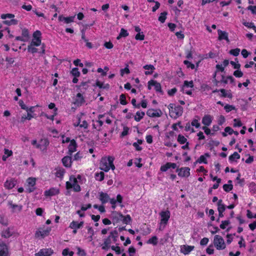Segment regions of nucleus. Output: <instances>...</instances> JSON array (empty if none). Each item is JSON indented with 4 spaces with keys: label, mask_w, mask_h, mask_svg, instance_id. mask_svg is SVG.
<instances>
[{
    "label": "nucleus",
    "mask_w": 256,
    "mask_h": 256,
    "mask_svg": "<svg viewBox=\"0 0 256 256\" xmlns=\"http://www.w3.org/2000/svg\"><path fill=\"white\" fill-rule=\"evenodd\" d=\"M114 159V158L111 156H109L108 158H102L100 164V170L106 172H108L110 168L114 170L115 168V166L113 163Z\"/></svg>",
    "instance_id": "nucleus-1"
},
{
    "label": "nucleus",
    "mask_w": 256,
    "mask_h": 256,
    "mask_svg": "<svg viewBox=\"0 0 256 256\" xmlns=\"http://www.w3.org/2000/svg\"><path fill=\"white\" fill-rule=\"evenodd\" d=\"M214 244L217 250H224L226 248V244L223 238L218 236L216 235L214 237Z\"/></svg>",
    "instance_id": "nucleus-2"
},
{
    "label": "nucleus",
    "mask_w": 256,
    "mask_h": 256,
    "mask_svg": "<svg viewBox=\"0 0 256 256\" xmlns=\"http://www.w3.org/2000/svg\"><path fill=\"white\" fill-rule=\"evenodd\" d=\"M50 230L51 228L50 227H48L45 230H42V228H40L36 232L35 238H39L41 237L42 238H44L45 236L49 235Z\"/></svg>",
    "instance_id": "nucleus-3"
},
{
    "label": "nucleus",
    "mask_w": 256,
    "mask_h": 256,
    "mask_svg": "<svg viewBox=\"0 0 256 256\" xmlns=\"http://www.w3.org/2000/svg\"><path fill=\"white\" fill-rule=\"evenodd\" d=\"M183 112V108L180 106H176L173 110L170 112V116L174 118L181 116Z\"/></svg>",
    "instance_id": "nucleus-4"
},
{
    "label": "nucleus",
    "mask_w": 256,
    "mask_h": 256,
    "mask_svg": "<svg viewBox=\"0 0 256 256\" xmlns=\"http://www.w3.org/2000/svg\"><path fill=\"white\" fill-rule=\"evenodd\" d=\"M190 168L188 167L178 168L176 172H178V176L180 177H188L190 175Z\"/></svg>",
    "instance_id": "nucleus-5"
},
{
    "label": "nucleus",
    "mask_w": 256,
    "mask_h": 256,
    "mask_svg": "<svg viewBox=\"0 0 256 256\" xmlns=\"http://www.w3.org/2000/svg\"><path fill=\"white\" fill-rule=\"evenodd\" d=\"M161 216L160 224H166L170 218V212L168 210L162 211L160 214Z\"/></svg>",
    "instance_id": "nucleus-6"
},
{
    "label": "nucleus",
    "mask_w": 256,
    "mask_h": 256,
    "mask_svg": "<svg viewBox=\"0 0 256 256\" xmlns=\"http://www.w3.org/2000/svg\"><path fill=\"white\" fill-rule=\"evenodd\" d=\"M146 114L152 118L160 117L162 115V112L160 109L154 110L150 108L146 112Z\"/></svg>",
    "instance_id": "nucleus-7"
},
{
    "label": "nucleus",
    "mask_w": 256,
    "mask_h": 256,
    "mask_svg": "<svg viewBox=\"0 0 256 256\" xmlns=\"http://www.w3.org/2000/svg\"><path fill=\"white\" fill-rule=\"evenodd\" d=\"M111 217L114 223H118L121 221L123 217V215L116 211H113L111 214Z\"/></svg>",
    "instance_id": "nucleus-8"
},
{
    "label": "nucleus",
    "mask_w": 256,
    "mask_h": 256,
    "mask_svg": "<svg viewBox=\"0 0 256 256\" xmlns=\"http://www.w3.org/2000/svg\"><path fill=\"white\" fill-rule=\"evenodd\" d=\"M53 253L51 248H45L41 250L35 254L36 256H50Z\"/></svg>",
    "instance_id": "nucleus-9"
},
{
    "label": "nucleus",
    "mask_w": 256,
    "mask_h": 256,
    "mask_svg": "<svg viewBox=\"0 0 256 256\" xmlns=\"http://www.w3.org/2000/svg\"><path fill=\"white\" fill-rule=\"evenodd\" d=\"M8 246L4 242H0V256H8Z\"/></svg>",
    "instance_id": "nucleus-10"
},
{
    "label": "nucleus",
    "mask_w": 256,
    "mask_h": 256,
    "mask_svg": "<svg viewBox=\"0 0 256 256\" xmlns=\"http://www.w3.org/2000/svg\"><path fill=\"white\" fill-rule=\"evenodd\" d=\"M77 144L74 140H70V142L68 146V154L70 156H72V154L76 150Z\"/></svg>",
    "instance_id": "nucleus-11"
},
{
    "label": "nucleus",
    "mask_w": 256,
    "mask_h": 256,
    "mask_svg": "<svg viewBox=\"0 0 256 256\" xmlns=\"http://www.w3.org/2000/svg\"><path fill=\"white\" fill-rule=\"evenodd\" d=\"M194 248L193 246L182 245L180 246V252L185 255L188 254Z\"/></svg>",
    "instance_id": "nucleus-12"
},
{
    "label": "nucleus",
    "mask_w": 256,
    "mask_h": 256,
    "mask_svg": "<svg viewBox=\"0 0 256 256\" xmlns=\"http://www.w3.org/2000/svg\"><path fill=\"white\" fill-rule=\"evenodd\" d=\"M84 102L85 100L84 99V98L82 95V94L80 93H78L76 96V98L74 102V104L79 106H82L83 104H84Z\"/></svg>",
    "instance_id": "nucleus-13"
},
{
    "label": "nucleus",
    "mask_w": 256,
    "mask_h": 256,
    "mask_svg": "<svg viewBox=\"0 0 256 256\" xmlns=\"http://www.w3.org/2000/svg\"><path fill=\"white\" fill-rule=\"evenodd\" d=\"M63 165L66 168H70L72 166V160L71 156H67L64 157L62 160Z\"/></svg>",
    "instance_id": "nucleus-14"
},
{
    "label": "nucleus",
    "mask_w": 256,
    "mask_h": 256,
    "mask_svg": "<svg viewBox=\"0 0 256 256\" xmlns=\"http://www.w3.org/2000/svg\"><path fill=\"white\" fill-rule=\"evenodd\" d=\"M217 204L219 218H222L224 216L223 212L226 210L225 206L222 204V200H218Z\"/></svg>",
    "instance_id": "nucleus-15"
},
{
    "label": "nucleus",
    "mask_w": 256,
    "mask_h": 256,
    "mask_svg": "<svg viewBox=\"0 0 256 256\" xmlns=\"http://www.w3.org/2000/svg\"><path fill=\"white\" fill-rule=\"evenodd\" d=\"M176 163L166 162L165 164L161 166L160 170L162 172H166L168 168H172L174 169L176 168Z\"/></svg>",
    "instance_id": "nucleus-16"
},
{
    "label": "nucleus",
    "mask_w": 256,
    "mask_h": 256,
    "mask_svg": "<svg viewBox=\"0 0 256 256\" xmlns=\"http://www.w3.org/2000/svg\"><path fill=\"white\" fill-rule=\"evenodd\" d=\"M218 39L219 40H225L228 42H230L228 38V34L226 32L218 30Z\"/></svg>",
    "instance_id": "nucleus-17"
},
{
    "label": "nucleus",
    "mask_w": 256,
    "mask_h": 256,
    "mask_svg": "<svg viewBox=\"0 0 256 256\" xmlns=\"http://www.w3.org/2000/svg\"><path fill=\"white\" fill-rule=\"evenodd\" d=\"M70 180L73 182V188L74 191L76 192H78L80 191V185L78 184V181L73 176H70Z\"/></svg>",
    "instance_id": "nucleus-18"
},
{
    "label": "nucleus",
    "mask_w": 256,
    "mask_h": 256,
    "mask_svg": "<svg viewBox=\"0 0 256 256\" xmlns=\"http://www.w3.org/2000/svg\"><path fill=\"white\" fill-rule=\"evenodd\" d=\"M59 190L56 188H52L44 192V195L46 196H52L59 194Z\"/></svg>",
    "instance_id": "nucleus-19"
},
{
    "label": "nucleus",
    "mask_w": 256,
    "mask_h": 256,
    "mask_svg": "<svg viewBox=\"0 0 256 256\" xmlns=\"http://www.w3.org/2000/svg\"><path fill=\"white\" fill-rule=\"evenodd\" d=\"M99 194H100L99 199L101 201V202L102 204H106L109 200L110 197L108 194L104 193L102 192H100Z\"/></svg>",
    "instance_id": "nucleus-20"
},
{
    "label": "nucleus",
    "mask_w": 256,
    "mask_h": 256,
    "mask_svg": "<svg viewBox=\"0 0 256 256\" xmlns=\"http://www.w3.org/2000/svg\"><path fill=\"white\" fill-rule=\"evenodd\" d=\"M16 184V180L14 179L7 180L4 183V186L8 189H12L14 187Z\"/></svg>",
    "instance_id": "nucleus-21"
},
{
    "label": "nucleus",
    "mask_w": 256,
    "mask_h": 256,
    "mask_svg": "<svg viewBox=\"0 0 256 256\" xmlns=\"http://www.w3.org/2000/svg\"><path fill=\"white\" fill-rule=\"evenodd\" d=\"M74 16L70 17H64L62 15H60L58 16V20L60 21H64L66 24H69L74 22Z\"/></svg>",
    "instance_id": "nucleus-22"
},
{
    "label": "nucleus",
    "mask_w": 256,
    "mask_h": 256,
    "mask_svg": "<svg viewBox=\"0 0 256 256\" xmlns=\"http://www.w3.org/2000/svg\"><path fill=\"white\" fill-rule=\"evenodd\" d=\"M212 122V116L210 115L204 116L202 119V123L206 126L210 124Z\"/></svg>",
    "instance_id": "nucleus-23"
},
{
    "label": "nucleus",
    "mask_w": 256,
    "mask_h": 256,
    "mask_svg": "<svg viewBox=\"0 0 256 256\" xmlns=\"http://www.w3.org/2000/svg\"><path fill=\"white\" fill-rule=\"evenodd\" d=\"M84 224V222H80V223H78L77 222L72 221L69 226L70 228L72 229H76V228H80Z\"/></svg>",
    "instance_id": "nucleus-24"
},
{
    "label": "nucleus",
    "mask_w": 256,
    "mask_h": 256,
    "mask_svg": "<svg viewBox=\"0 0 256 256\" xmlns=\"http://www.w3.org/2000/svg\"><path fill=\"white\" fill-rule=\"evenodd\" d=\"M145 115V113L144 112H137L136 115L134 116V120L136 122H140Z\"/></svg>",
    "instance_id": "nucleus-25"
},
{
    "label": "nucleus",
    "mask_w": 256,
    "mask_h": 256,
    "mask_svg": "<svg viewBox=\"0 0 256 256\" xmlns=\"http://www.w3.org/2000/svg\"><path fill=\"white\" fill-rule=\"evenodd\" d=\"M128 36V32L127 30H126L125 29L122 28L120 30V33L119 35L117 36L116 39L120 40L122 37L125 38Z\"/></svg>",
    "instance_id": "nucleus-26"
},
{
    "label": "nucleus",
    "mask_w": 256,
    "mask_h": 256,
    "mask_svg": "<svg viewBox=\"0 0 256 256\" xmlns=\"http://www.w3.org/2000/svg\"><path fill=\"white\" fill-rule=\"evenodd\" d=\"M12 234V232L10 231L9 228H8L4 230H2V236L5 238H10Z\"/></svg>",
    "instance_id": "nucleus-27"
},
{
    "label": "nucleus",
    "mask_w": 256,
    "mask_h": 256,
    "mask_svg": "<svg viewBox=\"0 0 256 256\" xmlns=\"http://www.w3.org/2000/svg\"><path fill=\"white\" fill-rule=\"evenodd\" d=\"M104 174L102 172H96L95 174V178L97 180L101 182L104 180Z\"/></svg>",
    "instance_id": "nucleus-28"
},
{
    "label": "nucleus",
    "mask_w": 256,
    "mask_h": 256,
    "mask_svg": "<svg viewBox=\"0 0 256 256\" xmlns=\"http://www.w3.org/2000/svg\"><path fill=\"white\" fill-rule=\"evenodd\" d=\"M152 82H154L153 86H154V88H155L157 92H162V87H161L160 84L158 82H157L156 80H154Z\"/></svg>",
    "instance_id": "nucleus-29"
},
{
    "label": "nucleus",
    "mask_w": 256,
    "mask_h": 256,
    "mask_svg": "<svg viewBox=\"0 0 256 256\" xmlns=\"http://www.w3.org/2000/svg\"><path fill=\"white\" fill-rule=\"evenodd\" d=\"M220 91L222 92V94L220 96L224 98H232V95L231 93H226V90L224 89H220Z\"/></svg>",
    "instance_id": "nucleus-30"
},
{
    "label": "nucleus",
    "mask_w": 256,
    "mask_h": 256,
    "mask_svg": "<svg viewBox=\"0 0 256 256\" xmlns=\"http://www.w3.org/2000/svg\"><path fill=\"white\" fill-rule=\"evenodd\" d=\"M167 14L168 12H162L160 14V16L158 17V20L162 23H164L166 20Z\"/></svg>",
    "instance_id": "nucleus-31"
},
{
    "label": "nucleus",
    "mask_w": 256,
    "mask_h": 256,
    "mask_svg": "<svg viewBox=\"0 0 256 256\" xmlns=\"http://www.w3.org/2000/svg\"><path fill=\"white\" fill-rule=\"evenodd\" d=\"M190 87V88H193L194 87V84L192 80L190 82H188L187 80H185L184 82V85L182 87V90L184 92V87Z\"/></svg>",
    "instance_id": "nucleus-32"
},
{
    "label": "nucleus",
    "mask_w": 256,
    "mask_h": 256,
    "mask_svg": "<svg viewBox=\"0 0 256 256\" xmlns=\"http://www.w3.org/2000/svg\"><path fill=\"white\" fill-rule=\"evenodd\" d=\"M18 21L15 19H12L11 20H6L3 21V24L8 25V26L15 25V24H18Z\"/></svg>",
    "instance_id": "nucleus-33"
},
{
    "label": "nucleus",
    "mask_w": 256,
    "mask_h": 256,
    "mask_svg": "<svg viewBox=\"0 0 256 256\" xmlns=\"http://www.w3.org/2000/svg\"><path fill=\"white\" fill-rule=\"evenodd\" d=\"M124 224H128L132 222V218L130 215L128 214L126 216H123L122 220Z\"/></svg>",
    "instance_id": "nucleus-34"
},
{
    "label": "nucleus",
    "mask_w": 256,
    "mask_h": 256,
    "mask_svg": "<svg viewBox=\"0 0 256 256\" xmlns=\"http://www.w3.org/2000/svg\"><path fill=\"white\" fill-rule=\"evenodd\" d=\"M240 158V155L237 152H234V153L229 156V160L230 162L234 161V160L239 159Z\"/></svg>",
    "instance_id": "nucleus-35"
},
{
    "label": "nucleus",
    "mask_w": 256,
    "mask_h": 256,
    "mask_svg": "<svg viewBox=\"0 0 256 256\" xmlns=\"http://www.w3.org/2000/svg\"><path fill=\"white\" fill-rule=\"evenodd\" d=\"M65 172V170L64 168H60L57 170L56 172V176L58 178H62Z\"/></svg>",
    "instance_id": "nucleus-36"
},
{
    "label": "nucleus",
    "mask_w": 256,
    "mask_h": 256,
    "mask_svg": "<svg viewBox=\"0 0 256 256\" xmlns=\"http://www.w3.org/2000/svg\"><path fill=\"white\" fill-rule=\"evenodd\" d=\"M36 179L34 178H29L27 180L28 186H34L36 185Z\"/></svg>",
    "instance_id": "nucleus-37"
},
{
    "label": "nucleus",
    "mask_w": 256,
    "mask_h": 256,
    "mask_svg": "<svg viewBox=\"0 0 256 256\" xmlns=\"http://www.w3.org/2000/svg\"><path fill=\"white\" fill-rule=\"evenodd\" d=\"M32 118H33V116L29 112H28L27 116L24 115L22 116L20 122L24 123L26 120H30Z\"/></svg>",
    "instance_id": "nucleus-38"
},
{
    "label": "nucleus",
    "mask_w": 256,
    "mask_h": 256,
    "mask_svg": "<svg viewBox=\"0 0 256 256\" xmlns=\"http://www.w3.org/2000/svg\"><path fill=\"white\" fill-rule=\"evenodd\" d=\"M30 44L32 45L36 46H40L41 44V38H33Z\"/></svg>",
    "instance_id": "nucleus-39"
},
{
    "label": "nucleus",
    "mask_w": 256,
    "mask_h": 256,
    "mask_svg": "<svg viewBox=\"0 0 256 256\" xmlns=\"http://www.w3.org/2000/svg\"><path fill=\"white\" fill-rule=\"evenodd\" d=\"M70 74H72L75 77H79L80 76V72L78 71V68H73L70 71Z\"/></svg>",
    "instance_id": "nucleus-40"
},
{
    "label": "nucleus",
    "mask_w": 256,
    "mask_h": 256,
    "mask_svg": "<svg viewBox=\"0 0 256 256\" xmlns=\"http://www.w3.org/2000/svg\"><path fill=\"white\" fill-rule=\"evenodd\" d=\"M178 142L180 144H184L186 142L187 140L184 136L182 134H179L178 137Z\"/></svg>",
    "instance_id": "nucleus-41"
},
{
    "label": "nucleus",
    "mask_w": 256,
    "mask_h": 256,
    "mask_svg": "<svg viewBox=\"0 0 256 256\" xmlns=\"http://www.w3.org/2000/svg\"><path fill=\"white\" fill-rule=\"evenodd\" d=\"M109 236L113 239L114 242H116L117 240L116 238L118 236V232L116 230L112 231L110 232V235Z\"/></svg>",
    "instance_id": "nucleus-42"
},
{
    "label": "nucleus",
    "mask_w": 256,
    "mask_h": 256,
    "mask_svg": "<svg viewBox=\"0 0 256 256\" xmlns=\"http://www.w3.org/2000/svg\"><path fill=\"white\" fill-rule=\"evenodd\" d=\"M223 188L225 192H229L232 190L233 186L232 184H224L223 186Z\"/></svg>",
    "instance_id": "nucleus-43"
},
{
    "label": "nucleus",
    "mask_w": 256,
    "mask_h": 256,
    "mask_svg": "<svg viewBox=\"0 0 256 256\" xmlns=\"http://www.w3.org/2000/svg\"><path fill=\"white\" fill-rule=\"evenodd\" d=\"M240 52V49L238 48H236L235 49H232L230 52L229 53L230 54H232L235 56H238Z\"/></svg>",
    "instance_id": "nucleus-44"
},
{
    "label": "nucleus",
    "mask_w": 256,
    "mask_h": 256,
    "mask_svg": "<svg viewBox=\"0 0 256 256\" xmlns=\"http://www.w3.org/2000/svg\"><path fill=\"white\" fill-rule=\"evenodd\" d=\"M33 46H34V45H32L31 44L28 46V50L29 52H30L32 53H36L38 52V49Z\"/></svg>",
    "instance_id": "nucleus-45"
},
{
    "label": "nucleus",
    "mask_w": 256,
    "mask_h": 256,
    "mask_svg": "<svg viewBox=\"0 0 256 256\" xmlns=\"http://www.w3.org/2000/svg\"><path fill=\"white\" fill-rule=\"evenodd\" d=\"M135 38L136 40H144V34L143 32L137 34L135 36Z\"/></svg>",
    "instance_id": "nucleus-46"
},
{
    "label": "nucleus",
    "mask_w": 256,
    "mask_h": 256,
    "mask_svg": "<svg viewBox=\"0 0 256 256\" xmlns=\"http://www.w3.org/2000/svg\"><path fill=\"white\" fill-rule=\"evenodd\" d=\"M157 240V237L156 236H154L148 240V243L152 244L154 245H156L158 243Z\"/></svg>",
    "instance_id": "nucleus-47"
},
{
    "label": "nucleus",
    "mask_w": 256,
    "mask_h": 256,
    "mask_svg": "<svg viewBox=\"0 0 256 256\" xmlns=\"http://www.w3.org/2000/svg\"><path fill=\"white\" fill-rule=\"evenodd\" d=\"M196 162H198V163L204 162V164L208 163L206 158H205L204 156H203V155L200 156V157L196 161Z\"/></svg>",
    "instance_id": "nucleus-48"
},
{
    "label": "nucleus",
    "mask_w": 256,
    "mask_h": 256,
    "mask_svg": "<svg viewBox=\"0 0 256 256\" xmlns=\"http://www.w3.org/2000/svg\"><path fill=\"white\" fill-rule=\"evenodd\" d=\"M8 204L10 206V207L13 208L15 209L16 208H18V211H21L22 209V206H18L17 204H13L12 202H8Z\"/></svg>",
    "instance_id": "nucleus-49"
},
{
    "label": "nucleus",
    "mask_w": 256,
    "mask_h": 256,
    "mask_svg": "<svg viewBox=\"0 0 256 256\" xmlns=\"http://www.w3.org/2000/svg\"><path fill=\"white\" fill-rule=\"evenodd\" d=\"M224 110L226 112H229L232 110H236V108L232 105L226 104L224 107Z\"/></svg>",
    "instance_id": "nucleus-50"
},
{
    "label": "nucleus",
    "mask_w": 256,
    "mask_h": 256,
    "mask_svg": "<svg viewBox=\"0 0 256 256\" xmlns=\"http://www.w3.org/2000/svg\"><path fill=\"white\" fill-rule=\"evenodd\" d=\"M230 224V221L229 220H223L222 222V224H220V226L222 229H225L226 226H228Z\"/></svg>",
    "instance_id": "nucleus-51"
},
{
    "label": "nucleus",
    "mask_w": 256,
    "mask_h": 256,
    "mask_svg": "<svg viewBox=\"0 0 256 256\" xmlns=\"http://www.w3.org/2000/svg\"><path fill=\"white\" fill-rule=\"evenodd\" d=\"M126 97L124 94H122L120 96V103L122 105H126L127 104V102L126 100Z\"/></svg>",
    "instance_id": "nucleus-52"
},
{
    "label": "nucleus",
    "mask_w": 256,
    "mask_h": 256,
    "mask_svg": "<svg viewBox=\"0 0 256 256\" xmlns=\"http://www.w3.org/2000/svg\"><path fill=\"white\" fill-rule=\"evenodd\" d=\"M243 72L238 70L234 72V75L236 78H241L243 76Z\"/></svg>",
    "instance_id": "nucleus-53"
},
{
    "label": "nucleus",
    "mask_w": 256,
    "mask_h": 256,
    "mask_svg": "<svg viewBox=\"0 0 256 256\" xmlns=\"http://www.w3.org/2000/svg\"><path fill=\"white\" fill-rule=\"evenodd\" d=\"M22 36L26 38V40L28 38H29V32L28 30L26 28H24L22 30Z\"/></svg>",
    "instance_id": "nucleus-54"
},
{
    "label": "nucleus",
    "mask_w": 256,
    "mask_h": 256,
    "mask_svg": "<svg viewBox=\"0 0 256 256\" xmlns=\"http://www.w3.org/2000/svg\"><path fill=\"white\" fill-rule=\"evenodd\" d=\"M111 238L108 236L106 238L104 239V244L107 247H110V244L111 243Z\"/></svg>",
    "instance_id": "nucleus-55"
},
{
    "label": "nucleus",
    "mask_w": 256,
    "mask_h": 256,
    "mask_svg": "<svg viewBox=\"0 0 256 256\" xmlns=\"http://www.w3.org/2000/svg\"><path fill=\"white\" fill-rule=\"evenodd\" d=\"M129 128L127 126H124L123 130L121 134V136L124 137L126 136L128 133Z\"/></svg>",
    "instance_id": "nucleus-56"
},
{
    "label": "nucleus",
    "mask_w": 256,
    "mask_h": 256,
    "mask_svg": "<svg viewBox=\"0 0 256 256\" xmlns=\"http://www.w3.org/2000/svg\"><path fill=\"white\" fill-rule=\"evenodd\" d=\"M41 142L42 143V150L46 149V146L48 145L49 142L46 139H44V140H41Z\"/></svg>",
    "instance_id": "nucleus-57"
},
{
    "label": "nucleus",
    "mask_w": 256,
    "mask_h": 256,
    "mask_svg": "<svg viewBox=\"0 0 256 256\" xmlns=\"http://www.w3.org/2000/svg\"><path fill=\"white\" fill-rule=\"evenodd\" d=\"M41 32L40 30H36L33 34V38H41Z\"/></svg>",
    "instance_id": "nucleus-58"
},
{
    "label": "nucleus",
    "mask_w": 256,
    "mask_h": 256,
    "mask_svg": "<svg viewBox=\"0 0 256 256\" xmlns=\"http://www.w3.org/2000/svg\"><path fill=\"white\" fill-rule=\"evenodd\" d=\"M234 127H236V126L240 127L242 126V123L241 121L238 119L234 118Z\"/></svg>",
    "instance_id": "nucleus-59"
},
{
    "label": "nucleus",
    "mask_w": 256,
    "mask_h": 256,
    "mask_svg": "<svg viewBox=\"0 0 256 256\" xmlns=\"http://www.w3.org/2000/svg\"><path fill=\"white\" fill-rule=\"evenodd\" d=\"M184 63L186 65V66H187V67H188V68H190L192 69H194V68H195L194 65V64H192L190 62H189V61H188V60H184Z\"/></svg>",
    "instance_id": "nucleus-60"
},
{
    "label": "nucleus",
    "mask_w": 256,
    "mask_h": 256,
    "mask_svg": "<svg viewBox=\"0 0 256 256\" xmlns=\"http://www.w3.org/2000/svg\"><path fill=\"white\" fill-rule=\"evenodd\" d=\"M230 64L234 66L235 69L238 70L240 67V64L239 63H236L234 61H230Z\"/></svg>",
    "instance_id": "nucleus-61"
},
{
    "label": "nucleus",
    "mask_w": 256,
    "mask_h": 256,
    "mask_svg": "<svg viewBox=\"0 0 256 256\" xmlns=\"http://www.w3.org/2000/svg\"><path fill=\"white\" fill-rule=\"evenodd\" d=\"M104 46L108 49H111L113 48L114 45L110 42H106L104 44Z\"/></svg>",
    "instance_id": "nucleus-62"
},
{
    "label": "nucleus",
    "mask_w": 256,
    "mask_h": 256,
    "mask_svg": "<svg viewBox=\"0 0 256 256\" xmlns=\"http://www.w3.org/2000/svg\"><path fill=\"white\" fill-rule=\"evenodd\" d=\"M247 8L248 10H250L253 14H256V6H250Z\"/></svg>",
    "instance_id": "nucleus-63"
},
{
    "label": "nucleus",
    "mask_w": 256,
    "mask_h": 256,
    "mask_svg": "<svg viewBox=\"0 0 256 256\" xmlns=\"http://www.w3.org/2000/svg\"><path fill=\"white\" fill-rule=\"evenodd\" d=\"M208 242V238H202L200 242V244L202 246L206 245Z\"/></svg>",
    "instance_id": "nucleus-64"
}]
</instances>
